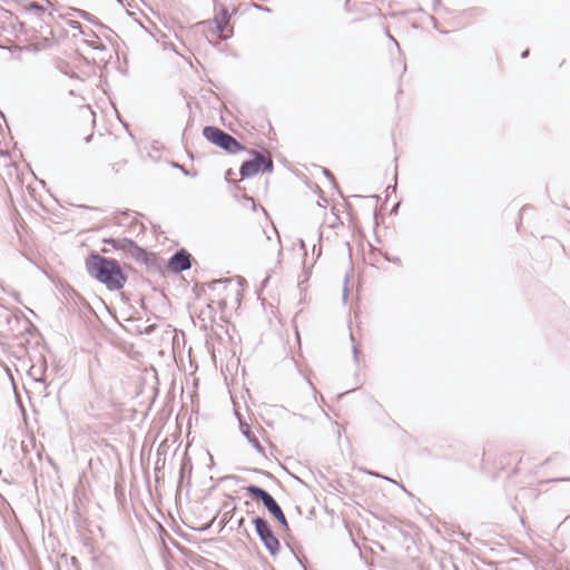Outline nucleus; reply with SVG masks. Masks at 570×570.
<instances>
[{"mask_svg": "<svg viewBox=\"0 0 570 570\" xmlns=\"http://www.w3.org/2000/svg\"><path fill=\"white\" fill-rule=\"evenodd\" d=\"M87 273L110 291L121 289L127 276L122 272L119 263L114 258H107L92 252L86 258Z\"/></svg>", "mask_w": 570, "mask_h": 570, "instance_id": "nucleus-1", "label": "nucleus"}, {"mask_svg": "<svg viewBox=\"0 0 570 570\" xmlns=\"http://www.w3.org/2000/svg\"><path fill=\"white\" fill-rule=\"evenodd\" d=\"M246 151L252 156V159L242 163L239 167V175L242 176V179L250 178L259 173L264 174L273 171L274 163L269 151L247 148Z\"/></svg>", "mask_w": 570, "mask_h": 570, "instance_id": "nucleus-2", "label": "nucleus"}, {"mask_svg": "<svg viewBox=\"0 0 570 570\" xmlns=\"http://www.w3.org/2000/svg\"><path fill=\"white\" fill-rule=\"evenodd\" d=\"M203 136L213 145L222 148L228 154H237L246 150V147L234 138L230 134L216 126H206L203 129Z\"/></svg>", "mask_w": 570, "mask_h": 570, "instance_id": "nucleus-3", "label": "nucleus"}, {"mask_svg": "<svg viewBox=\"0 0 570 570\" xmlns=\"http://www.w3.org/2000/svg\"><path fill=\"white\" fill-rule=\"evenodd\" d=\"M245 490L250 498L263 503L265 509L279 522L284 530H288V521L281 505L267 490L254 484L246 487Z\"/></svg>", "mask_w": 570, "mask_h": 570, "instance_id": "nucleus-4", "label": "nucleus"}, {"mask_svg": "<svg viewBox=\"0 0 570 570\" xmlns=\"http://www.w3.org/2000/svg\"><path fill=\"white\" fill-rule=\"evenodd\" d=\"M256 534L262 541L265 549L272 557H276L281 551V542L273 531L269 522L263 517H255L253 519Z\"/></svg>", "mask_w": 570, "mask_h": 570, "instance_id": "nucleus-5", "label": "nucleus"}, {"mask_svg": "<svg viewBox=\"0 0 570 570\" xmlns=\"http://www.w3.org/2000/svg\"><path fill=\"white\" fill-rule=\"evenodd\" d=\"M47 360L45 356H40L36 363H33L29 371L28 376L33 381L35 389L42 395L48 396L49 384L47 381Z\"/></svg>", "mask_w": 570, "mask_h": 570, "instance_id": "nucleus-6", "label": "nucleus"}, {"mask_svg": "<svg viewBox=\"0 0 570 570\" xmlns=\"http://www.w3.org/2000/svg\"><path fill=\"white\" fill-rule=\"evenodd\" d=\"M194 257L186 249L176 250L169 258L167 268L174 274H180L193 266Z\"/></svg>", "mask_w": 570, "mask_h": 570, "instance_id": "nucleus-7", "label": "nucleus"}, {"mask_svg": "<svg viewBox=\"0 0 570 570\" xmlns=\"http://www.w3.org/2000/svg\"><path fill=\"white\" fill-rule=\"evenodd\" d=\"M239 430L242 434L247 439L252 446L262 455L265 456V449L262 446L259 440L256 438L250 426L243 420H239Z\"/></svg>", "mask_w": 570, "mask_h": 570, "instance_id": "nucleus-8", "label": "nucleus"}, {"mask_svg": "<svg viewBox=\"0 0 570 570\" xmlns=\"http://www.w3.org/2000/svg\"><path fill=\"white\" fill-rule=\"evenodd\" d=\"M125 255L129 258L135 259L138 263H145L148 262V253L142 247L138 246L136 242L132 239L130 240L127 250L125 252Z\"/></svg>", "mask_w": 570, "mask_h": 570, "instance_id": "nucleus-9", "label": "nucleus"}, {"mask_svg": "<svg viewBox=\"0 0 570 570\" xmlns=\"http://www.w3.org/2000/svg\"><path fill=\"white\" fill-rule=\"evenodd\" d=\"M229 20H230V14H229L228 9L226 7H222L219 13L213 20L215 23V27H216V31L219 35H223Z\"/></svg>", "mask_w": 570, "mask_h": 570, "instance_id": "nucleus-10", "label": "nucleus"}, {"mask_svg": "<svg viewBox=\"0 0 570 570\" xmlns=\"http://www.w3.org/2000/svg\"><path fill=\"white\" fill-rule=\"evenodd\" d=\"M130 240H131L130 238H126V237H124V238H114V237L104 238V243L106 245H110L114 249L121 250L124 254L127 250Z\"/></svg>", "mask_w": 570, "mask_h": 570, "instance_id": "nucleus-11", "label": "nucleus"}, {"mask_svg": "<svg viewBox=\"0 0 570 570\" xmlns=\"http://www.w3.org/2000/svg\"><path fill=\"white\" fill-rule=\"evenodd\" d=\"M77 14L82 18L83 20L90 22L91 24L94 26H97V27H100L102 29H107V27L105 24H102L97 17H95L94 14H91L90 12H87L85 10H81V9H77L76 10Z\"/></svg>", "mask_w": 570, "mask_h": 570, "instance_id": "nucleus-12", "label": "nucleus"}, {"mask_svg": "<svg viewBox=\"0 0 570 570\" xmlns=\"http://www.w3.org/2000/svg\"><path fill=\"white\" fill-rule=\"evenodd\" d=\"M26 9H27L28 11H35V12H37V13H41V12H43V11H45V8H43L40 3H38L37 1H31V2L26 7Z\"/></svg>", "mask_w": 570, "mask_h": 570, "instance_id": "nucleus-13", "label": "nucleus"}, {"mask_svg": "<svg viewBox=\"0 0 570 570\" xmlns=\"http://www.w3.org/2000/svg\"><path fill=\"white\" fill-rule=\"evenodd\" d=\"M230 283H232L230 278L214 279L209 283V288L215 289L216 286H218V285H225V284H230Z\"/></svg>", "mask_w": 570, "mask_h": 570, "instance_id": "nucleus-14", "label": "nucleus"}, {"mask_svg": "<svg viewBox=\"0 0 570 570\" xmlns=\"http://www.w3.org/2000/svg\"><path fill=\"white\" fill-rule=\"evenodd\" d=\"M324 175L330 179L331 183H334V175L327 168H323Z\"/></svg>", "mask_w": 570, "mask_h": 570, "instance_id": "nucleus-15", "label": "nucleus"}, {"mask_svg": "<svg viewBox=\"0 0 570 570\" xmlns=\"http://www.w3.org/2000/svg\"><path fill=\"white\" fill-rule=\"evenodd\" d=\"M244 199H245V202H248L252 204L254 210L256 209V204H255V200L253 197L244 196Z\"/></svg>", "mask_w": 570, "mask_h": 570, "instance_id": "nucleus-16", "label": "nucleus"}, {"mask_svg": "<svg viewBox=\"0 0 570 570\" xmlns=\"http://www.w3.org/2000/svg\"><path fill=\"white\" fill-rule=\"evenodd\" d=\"M70 27L73 28V29H80L81 24L78 21H71L70 22Z\"/></svg>", "mask_w": 570, "mask_h": 570, "instance_id": "nucleus-17", "label": "nucleus"}, {"mask_svg": "<svg viewBox=\"0 0 570 570\" xmlns=\"http://www.w3.org/2000/svg\"><path fill=\"white\" fill-rule=\"evenodd\" d=\"M386 36H387V37H389V38H390V39L395 43V46H396V47H397V49L400 50V45H399V42L394 39V37H393V36H391V35H390V32H389V31H386Z\"/></svg>", "mask_w": 570, "mask_h": 570, "instance_id": "nucleus-18", "label": "nucleus"}, {"mask_svg": "<svg viewBox=\"0 0 570 570\" xmlns=\"http://www.w3.org/2000/svg\"><path fill=\"white\" fill-rule=\"evenodd\" d=\"M313 253H316V255H317V257H318V256H321V254H322V248H321V247H318V249H316V246L314 245V246H313Z\"/></svg>", "mask_w": 570, "mask_h": 570, "instance_id": "nucleus-19", "label": "nucleus"}, {"mask_svg": "<svg viewBox=\"0 0 570 570\" xmlns=\"http://www.w3.org/2000/svg\"><path fill=\"white\" fill-rule=\"evenodd\" d=\"M313 253H316V255H317V257H318V256H321V254H322V248H321V247H318V249H316V246L314 245V246H313Z\"/></svg>", "mask_w": 570, "mask_h": 570, "instance_id": "nucleus-20", "label": "nucleus"}, {"mask_svg": "<svg viewBox=\"0 0 570 570\" xmlns=\"http://www.w3.org/2000/svg\"><path fill=\"white\" fill-rule=\"evenodd\" d=\"M313 253H316V255H317V257H318V256H321V254H322V248H321V247H318V249H316V246L314 245V246H313Z\"/></svg>", "mask_w": 570, "mask_h": 570, "instance_id": "nucleus-21", "label": "nucleus"}, {"mask_svg": "<svg viewBox=\"0 0 570 570\" xmlns=\"http://www.w3.org/2000/svg\"><path fill=\"white\" fill-rule=\"evenodd\" d=\"M353 355H354V360L357 361L358 350L355 345L353 346Z\"/></svg>", "mask_w": 570, "mask_h": 570, "instance_id": "nucleus-22", "label": "nucleus"}, {"mask_svg": "<svg viewBox=\"0 0 570 570\" xmlns=\"http://www.w3.org/2000/svg\"><path fill=\"white\" fill-rule=\"evenodd\" d=\"M245 523V519L244 518H240L238 521H237V527L240 528L243 527Z\"/></svg>", "mask_w": 570, "mask_h": 570, "instance_id": "nucleus-23", "label": "nucleus"}, {"mask_svg": "<svg viewBox=\"0 0 570 570\" xmlns=\"http://www.w3.org/2000/svg\"><path fill=\"white\" fill-rule=\"evenodd\" d=\"M94 49H97V50H105L106 47L101 43V45H98V46H92Z\"/></svg>", "mask_w": 570, "mask_h": 570, "instance_id": "nucleus-24", "label": "nucleus"}, {"mask_svg": "<svg viewBox=\"0 0 570 570\" xmlns=\"http://www.w3.org/2000/svg\"><path fill=\"white\" fill-rule=\"evenodd\" d=\"M256 8L262 10V11H269L271 10L269 8L263 7V6H256Z\"/></svg>", "mask_w": 570, "mask_h": 570, "instance_id": "nucleus-25", "label": "nucleus"}, {"mask_svg": "<svg viewBox=\"0 0 570 570\" xmlns=\"http://www.w3.org/2000/svg\"><path fill=\"white\" fill-rule=\"evenodd\" d=\"M529 56V49L524 50L522 53H521V58H527Z\"/></svg>", "mask_w": 570, "mask_h": 570, "instance_id": "nucleus-26", "label": "nucleus"}, {"mask_svg": "<svg viewBox=\"0 0 570 570\" xmlns=\"http://www.w3.org/2000/svg\"><path fill=\"white\" fill-rule=\"evenodd\" d=\"M233 174V170L232 169H228L227 173H226V180H229V176H232Z\"/></svg>", "mask_w": 570, "mask_h": 570, "instance_id": "nucleus-27", "label": "nucleus"}, {"mask_svg": "<svg viewBox=\"0 0 570 570\" xmlns=\"http://www.w3.org/2000/svg\"><path fill=\"white\" fill-rule=\"evenodd\" d=\"M179 169H180L185 175H188V174H189V173H188V170H186L184 166H181Z\"/></svg>", "mask_w": 570, "mask_h": 570, "instance_id": "nucleus-28", "label": "nucleus"}, {"mask_svg": "<svg viewBox=\"0 0 570 570\" xmlns=\"http://www.w3.org/2000/svg\"><path fill=\"white\" fill-rule=\"evenodd\" d=\"M346 298H347V287L345 286L344 287V299H346Z\"/></svg>", "mask_w": 570, "mask_h": 570, "instance_id": "nucleus-29", "label": "nucleus"}, {"mask_svg": "<svg viewBox=\"0 0 570 570\" xmlns=\"http://www.w3.org/2000/svg\"><path fill=\"white\" fill-rule=\"evenodd\" d=\"M174 167H176V168H180V167H181V165H179V164H177V163H174Z\"/></svg>", "mask_w": 570, "mask_h": 570, "instance_id": "nucleus-30", "label": "nucleus"}, {"mask_svg": "<svg viewBox=\"0 0 570 570\" xmlns=\"http://www.w3.org/2000/svg\"><path fill=\"white\" fill-rule=\"evenodd\" d=\"M399 206H400V204H396V205L394 206V208L392 209V212L397 210V207H399Z\"/></svg>", "mask_w": 570, "mask_h": 570, "instance_id": "nucleus-31", "label": "nucleus"}, {"mask_svg": "<svg viewBox=\"0 0 570 570\" xmlns=\"http://www.w3.org/2000/svg\"><path fill=\"white\" fill-rule=\"evenodd\" d=\"M104 253H109L110 250L108 248L102 249Z\"/></svg>", "mask_w": 570, "mask_h": 570, "instance_id": "nucleus-32", "label": "nucleus"}, {"mask_svg": "<svg viewBox=\"0 0 570 570\" xmlns=\"http://www.w3.org/2000/svg\"><path fill=\"white\" fill-rule=\"evenodd\" d=\"M69 95L73 96V95H75V91H73V90H70V91H69Z\"/></svg>", "mask_w": 570, "mask_h": 570, "instance_id": "nucleus-33", "label": "nucleus"}, {"mask_svg": "<svg viewBox=\"0 0 570 570\" xmlns=\"http://www.w3.org/2000/svg\"><path fill=\"white\" fill-rule=\"evenodd\" d=\"M385 479H386V481L393 482V480H391L390 478H385ZM394 483H396V482L394 481Z\"/></svg>", "mask_w": 570, "mask_h": 570, "instance_id": "nucleus-34", "label": "nucleus"}, {"mask_svg": "<svg viewBox=\"0 0 570 570\" xmlns=\"http://www.w3.org/2000/svg\"><path fill=\"white\" fill-rule=\"evenodd\" d=\"M0 114H1V117L4 118V114H2L1 111H0Z\"/></svg>", "mask_w": 570, "mask_h": 570, "instance_id": "nucleus-35", "label": "nucleus"}]
</instances>
